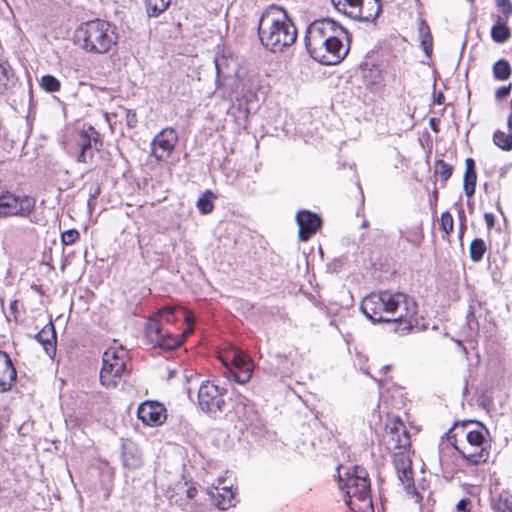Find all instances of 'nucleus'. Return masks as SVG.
I'll use <instances>...</instances> for the list:
<instances>
[{
  "instance_id": "nucleus-1",
  "label": "nucleus",
  "mask_w": 512,
  "mask_h": 512,
  "mask_svg": "<svg viewBox=\"0 0 512 512\" xmlns=\"http://www.w3.org/2000/svg\"><path fill=\"white\" fill-rule=\"evenodd\" d=\"M360 309L373 323H395V331L399 334L412 331L418 324L417 303L401 292L371 293L361 301Z\"/></svg>"
},
{
  "instance_id": "nucleus-2",
  "label": "nucleus",
  "mask_w": 512,
  "mask_h": 512,
  "mask_svg": "<svg viewBox=\"0 0 512 512\" xmlns=\"http://www.w3.org/2000/svg\"><path fill=\"white\" fill-rule=\"evenodd\" d=\"M258 36L266 49L277 53L296 41L297 29L282 7L271 5L259 19Z\"/></svg>"
},
{
  "instance_id": "nucleus-3",
  "label": "nucleus",
  "mask_w": 512,
  "mask_h": 512,
  "mask_svg": "<svg viewBox=\"0 0 512 512\" xmlns=\"http://www.w3.org/2000/svg\"><path fill=\"white\" fill-rule=\"evenodd\" d=\"M180 317L188 324L192 323V316L178 307L166 306L157 311L145 326V335L148 342L162 350H173L179 347L183 339L192 332V328L189 327L181 334H174L169 328Z\"/></svg>"
},
{
  "instance_id": "nucleus-4",
  "label": "nucleus",
  "mask_w": 512,
  "mask_h": 512,
  "mask_svg": "<svg viewBox=\"0 0 512 512\" xmlns=\"http://www.w3.org/2000/svg\"><path fill=\"white\" fill-rule=\"evenodd\" d=\"M343 467H337L338 484L341 490L345 491V502L350 512H366L371 509L370 480L365 468L353 466L346 469L345 476L341 474Z\"/></svg>"
},
{
  "instance_id": "nucleus-5",
  "label": "nucleus",
  "mask_w": 512,
  "mask_h": 512,
  "mask_svg": "<svg viewBox=\"0 0 512 512\" xmlns=\"http://www.w3.org/2000/svg\"><path fill=\"white\" fill-rule=\"evenodd\" d=\"M75 39L86 52L105 54L117 44L118 36L109 22L95 19L82 23L75 31Z\"/></svg>"
},
{
  "instance_id": "nucleus-6",
  "label": "nucleus",
  "mask_w": 512,
  "mask_h": 512,
  "mask_svg": "<svg viewBox=\"0 0 512 512\" xmlns=\"http://www.w3.org/2000/svg\"><path fill=\"white\" fill-rule=\"evenodd\" d=\"M461 428L465 439L458 441L455 434L449 437L450 443L469 463L478 465L486 462L489 456L485 447L487 429L476 421H465Z\"/></svg>"
},
{
  "instance_id": "nucleus-7",
  "label": "nucleus",
  "mask_w": 512,
  "mask_h": 512,
  "mask_svg": "<svg viewBox=\"0 0 512 512\" xmlns=\"http://www.w3.org/2000/svg\"><path fill=\"white\" fill-rule=\"evenodd\" d=\"M128 360V351L124 347L121 345L109 347L103 353L100 371L101 384L108 389L116 388L123 375L127 373Z\"/></svg>"
},
{
  "instance_id": "nucleus-8",
  "label": "nucleus",
  "mask_w": 512,
  "mask_h": 512,
  "mask_svg": "<svg viewBox=\"0 0 512 512\" xmlns=\"http://www.w3.org/2000/svg\"><path fill=\"white\" fill-rule=\"evenodd\" d=\"M336 31L345 33V29L331 19H321L311 23L305 35V47L310 56L323 58L321 53L324 41L329 40Z\"/></svg>"
},
{
  "instance_id": "nucleus-9",
  "label": "nucleus",
  "mask_w": 512,
  "mask_h": 512,
  "mask_svg": "<svg viewBox=\"0 0 512 512\" xmlns=\"http://www.w3.org/2000/svg\"><path fill=\"white\" fill-rule=\"evenodd\" d=\"M336 10L360 22H374L382 11L380 0L364 5L363 0H331Z\"/></svg>"
},
{
  "instance_id": "nucleus-10",
  "label": "nucleus",
  "mask_w": 512,
  "mask_h": 512,
  "mask_svg": "<svg viewBox=\"0 0 512 512\" xmlns=\"http://www.w3.org/2000/svg\"><path fill=\"white\" fill-rule=\"evenodd\" d=\"M226 367L225 376L238 384L247 383L253 373V365L239 349H232L220 356Z\"/></svg>"
},
{
  "instance_id": "nucleus-11",
  "label": "nucleus",
  "mask_w": 512,
  "mask_h": 512,
  "mask_svg": "<svg viewBox=\"0 0 512 512\" xmlns=\"http://www.w3.org/2000/svg\"><path fill=\"white\" fill-rule=\"evenodd\" d=\"M32 196H16L0 185V215L28 217L35 209Z\"/></svg>"
},
{
  "instance_id": "nucleus-12",
  "label": "nucleus",
  "mask_w": 512,
  "mask_h": 512,
  "mask_svg": "<svg viewBox=\"0 0 512 512\" xmlns=\"http://www.w3.org/2000/svg\"><path fill=\"white\" fill-rule=\"evenodd\" d=\"M77 145L79 153L76 158L78 163H91L94 158V150L99 152L103 146L100 133L90 124H84L78 133Z\"/></svg>"
},
{
  "instance_id": "nucleus-13",
  "label": "nucleus",
  "mask_w": 512,
  "mask_h": 512,
  "mask_svg": "<svg viewBox=\"0 0 512 512\" xmlns=\"http://www.w3.org/2000/svg\"><path fill=\"white\" fill-rule=\"evenodd\" d=\"M226 389L212 381L202 383L198 391V403L200 408L208 413L222 411L225 404L224 395Z\"/></svg>"
},
{
  "instance_id": "nucleus-14",
  "label": "nucleus",
  "mask_w": 512,
  "mask_h": 512,
  "mask_svg": "<svg viewBox=\"0 0 512 512\" xmlns=\"http://www.w3.org/2000/svg\"><path fill=\"white\" fill-rule=\"evenodd\" d=\"M178 143L176 131L167 127L162 129L151 142V155L158 161H167Z\"/></svg>"
},
{
  "instance_id": "nucleus-15",
  "label": "nucleus",
  "mask_w": 512,
  "mask_h": 512,
  "mask_svg": "<svg viewBox=\"0 0 512 512\" xmlns=\"http://www.w3.org/2000/svg\"><path fill=\"white\" fill-rule=\"evenodd\" d=\"M137 416L147 426H159L166 420V409L159 402H144L137 410Z\"/></svg>"
},
{
  "instance_id": "nucleus-16",
  "label": "nucleus",
  "mask_w": 512,
  "mask_h": 512,
  "mask_svg": "<svg viewBox=\"0 0 512 512\" xmlns=\"http://www.w3.org/2000/svg\"><path fill=\"white\" fill-rule=\"evenodd\" d=\"M296 222L299 227L298 236L301 241H307L321 227L320 216L309 210H300L296 214Z\"/></svg>"
},
{
  "instance_id": "nucleus-17",
  "label": "nucleus",
  "mask_w": 512,
  "mask_h": 512,
  "mask_svg": "<svg viewBox=\"0 0 512 512\" xmlns=\"http://www.w3.org/2000/svg\"><path fill=\"white\" fill-rule=\"evenodd\" d=\"M386 445L389 450H409L411 441L409 432L402 422L390 426L386 435Z\"/></svg>"
},
{
  "instance_id": "nucleus-18",
  "label": "nucleus",
  "mask_w": 512,
  "mask_h": 512,
  "mask_svg": "<svg viewBox=\"0 0 512 512\" xmlns=\"http://www.w3.org/2000/svg\"><path fill=\"white\" fill-rule=\"evenodd\" d=\"M17 379V371L10 356L0 350V392L9 391Z\"/></svg>"
},
{
  "instance_id": "nucleus-19",
  "label": "nucleus",
  "mask_w": 512,
  "mask_h": 512,
  "mask_svg": "<svg viewBox=\"0 0 512 512\" xmlns=\"http://www.w3.org/2000/svg\"><path fill=\"white\" fill-rule=\"evenodd\" d=\"M207 495L212 504L219 510H227L235 506V494L228 487H211Z\"/></svg>"
},
{
  "instance_id": "nucleus-20",
  "label": "nucleus",
  "mask_w": 512,
  "mask_h": 512,
  "mask_svg": "<svg viewBox=\"0 0 512 512\" xmlns=\"http://www.w3.org/2000/svg\"><path fill=\"white\" fill-rule=\"evenodd\" d=\"M344 35H347L346 30L345 33H338V31H336L335 34L331 35V38L329 39L330 48L327 53V57L324 60V65H336L345 58L349 48L345 47L340 39V37Z\"/></svg>"
},
{
  "instance_id": "nucleus-21",
  "label": "nucleus",
  "mask_w": 512,
  "mask_h": 512,
  "mask_svg": "<svg viewBox=\"0 0 512 512\" xmlns=\"http://www.w3.org/2000/svg\"><path fill=\"white\" fill-rule=\"evenodd\" d=\"M35 339L43 346L48 355L56 352V332L52 322L47 323L36 335Z\"/></svg>"
},
{
  "instance_id": "nucleus-22",
  "label": "nucleus",
  "mask_w": 512,
  "mask_h": 512,
  "mask_svg": "<svg viewBox=\"0 0 512 512\" xmlns=\"http://www.w3.org/2000/svg\"><path fill=\"white\" fill-rule=\"evenodd\" d=\"M238 417L243 423V426L247 429L251 428L252 432H256V430L260 431L263 427V423L258 412L251 404H245L243 406L242 413L238 412Z\"/></svg>"
},
{
  "instance_id": "nucleus-23",
  "label": "nucleus",
  "mask_w": 512,
  "mask_h": 512,
  "mask_svg": "<svg viewBox=\"0 0 512 512\" xmlns=\"http://www.w3.org/2000/svg\"><path fill=\"white\" fill-rule=\"evenodd\" d=\"M466 169L464 173V183L463 189L465 194L468 197H471L475 193L476 182H477V173H476V164L474 159L467 158L465 161Z\"/></svg>"
},
{
  "instance_id": "nucleus-24",
  "label": "nucleus",
  "mask_w": 512,
  "mask_h": 512,
  "mask_svg": "<svg viewBox=\"0 0 512 512\" xmlns=\"http://www.w3.org/2000/svg\"><path fill=\"white\" fill-rule=\"evenodd\" d=\"M122 461L125 467L136 469L142 465V457L133 443L122 446Z\"/></svg>"
},
{
  "instance_id": "nucleus-25",
  "label": "nucleus",
  "mask_w": 512,
  "mask_h": 512,
  "mask_svg": "<svg viewBox=\"0 0 512 512\" xmlns=\"http://www.w3.org/2000/svg\"><path fill=\"white\" fill-rule=\"evenodd\" d=\"M508 20L497 16V22L491 28V37L496 43H504L511 37L510 29L507 27Z\"/></svg>"
},
{
  "instance_id": "nucleus-26",
  "label": "nucleus",
  "mask_w": 512,
  "mask_h": 512,
  "mask_svg": "<svg viewBox=\"0 0 512 512\" xmlns=\"http://www.w3.org/2000/svg\"><path fill=\"white\" fill-rule=\"evenodd\" d=\"M13 71L7 62H0V94L6 92L14 83Z\"/></svg>"
},
{
  "instance_id": "nucleus-27",
  "label": "nucleus",
  "mask_w": 512,
  "mask_h": 512,
  "mask_svg": "<svg viewBox=\"0 0 512 512\" xmlns=\"http://www.w3.org/2000/svg\"><path fill=\"white\" fill-rule=\"evenodd\" d=\"M493 77L498 81L508 80L512 74V69L506 59L496 61L492 68Z\"/></svg>"
},
{
  "instance_id": "nucleus-28",
  "label": "nucleus",
  "mask_w": 512,
  "mask_h": 512,
  "mask_svg": "<svg viewBox=\"0 0 512 512\" xmlns=\"http://www.w3.org/2000/svg\"><path fill=\"white\" fill-rule=\"evenodd\" d=\"M149 17H157L169 6L171 0H144Z\"/></svg>"
},
{
  "instance_id": "nucleus-29",
  "label": "nucleus",
  "mask_w": 512,
  "mask_h": 512,
  "mask_svg": "<svg viewBox=\"0 0 512 512\" xmlns=\"http://www.w3.org/2000/svg\"><path fill=\"white\" fill-rule=\"evenodd\" d=\"M216 198L215 194L211 190H206L196 202V207L199 212L203 215L209 214L214 209L212 199Z\"/></svg>"
},
{
  "instance_id": "nucleus-30",
  "label": "nucleus",
  "mask_w": 512,
  "mask_h": 512,
  "mask_svg": "<svg viewBox=\"0 0 512 512\" xmlns=\"http://www.w3.org/2000/svg\"><path fill=\"white\" fill-rule=\"evenodd\" d=\"M419 35L421 38V46L427 56H430L432 52V35L430 33L429 26L425 21H421L419 25Z\"/></svg>"
},
{
  "instance_id": "nucleus-31",
  "label": "nucleus",
  "mask_w": 512,
  "mask_h": 512,
  "mask_svg": "<svg viewBox=\"0 0 512 512\" xmlns=\"http://www.w3.org/2000/svg\"><path fill=\"white\" fill-rule=\"evenodd\" d=\"M486 244L480 238L474 239L469 247L470 258L473 262H480L486 252Z\"/></svg>"
},
{
  "instance_id": "nucleus-32",
  "label": "nucleus",
  "mask_w": 512,
  "mask_h": 512,
  "mask_svg": "<svg viewBox=\"0 0 512 512\" xmlns=\"http://www.w3.org/2000/svg\"><path fill=\"white\" fill-rule=\"evenodd\" d=\"M493 142L503 151L512 150V133L506 134L501 130H496L493 134Z\"/></svg>"
},
{
  "instance_id": "nucleus-33",
  "label": "nucleus",
  "mask_w": 512,
  "mask_h": 512,
  "mask_svg": "<svg viewBox=\"0 0 512 512\" xmlns=\"http://www.w3.org/2000/svg\"><path fill=\"white\" fill-rule=\"evenodd\" d=\"M40 85L46 92L49 93L57 92L61 87L60 81L56 77L49 74L42 76Z\"/></svg>"
},
{
  "instance_id": "nucleus-34",
  "label": "nucleus",
  "mask_w": 512,
  "mask_h": 512,
  "mask_svg": "<svg viewBox=\"0 0 512 512\" xmlns=\"http://www.w3.org/2000/svg\"><path fill=\"white\" fill-rule=\"evenodd\" d=\"M435 172L438 174L442 181L445 183L452 175L453 167L446 163L444 160L439 159L435 162Z\"/></svg>"
},
{
  "instance_id": "nucleus-35",
  "label": "nucleus",
  "mask_w": 512,
  "mask_h": 512,
  "mask_svg": "<svg viewBox=\"0 0 512 512\" xmlns=\"http://www.w3.org/2000/svg\"><path fill=\"white\" fill-rule=\"evenodd\" d=\"M394 466L395 469H404V467L411 466L409 458V450L394 451Z\"/></svg>"
},
{
  "instance_id": "nucleus-36",
  "label": "nucleus",
  "mask_w": 512,
  "mask_h": 512,
  "mask_svg": "<svg viewBox=\"0 0 512 512\" xmlns=\"http://www.w3.org/2000/svg\"><path fill=\"white\" fill-rule=\"evenodd\" d=\"M440 226L441 230L447 235H449L453 231L454 220L450 212L446 211L441 214Z\"/></svg>"
},
{
  "instance_id": "nucleus-37",
  "label": "nucleus",
  "mask_w": 512,
  "mask_h": 512,
  "mask_svg": "<svg viewBox=\"0 0 512 512\" xmlns=\"http://www.w3.org/2000/svg\"><path fill=\"white\" fill-rule=\"evenodd\" d=\"M496 512H512V496L502 494L497 503Z\"/></svg>"
},
{
  "instance_id": "nucleus-38",
  "label": "nucleus",
  "mask_w": 512,
  "mask_h": 512,
  "mask_svg": "<svg viewBox=\"0 0 512 512\" xmlns=\"http://www.w3.org/2000/svg\"><path fill=\"white\" fill-rule=\"evenodd\" d=\"M396 471L398 474V478L402 482V484L405 487H410V485L412 484V467L408 466L404 467V469L399 468Z\"/></svg>"
},
{
  "instance_id": "nucleus-39",
  "label": "nucleus",
  "mask_w": 512,
  "mask_h": 512,
  "mask_svg": "<svg viewBox=\"0 0 512 512\" xmlns=\"http://www.w3.org/2000/svg\"><path fill=\"white\" fill-rule=\"evenodd\" d=\"M497 7L501 10L503 19L509 20L512 16V2L511 0H496Z\"/></svg>"
},
{
  "instance_id": "nucleus-40",
  "label": "nucleus",
  "mask_w": 512,
  "mask_h": 512,
  "mask_svg": "<svg viewBox=\"0 0 512 512\" xmlns=\"http://www.w3.org/2000/svg\"><path fill=\"white\" fill-rule=\"evenodd\" d=\"M423 497L424 496L417 491H413L411 493V498L414 500V502L419 504V509L426 510L428 512L429 510L432 509L433 504H431L430 496L427 497L426 503L422 504L421 501L423 500ZM432 502L434 503L433 500H432Z\"/></svg>"
},
{
  "instance_id": "nucleus-41",
  "label": "nucleus",
  "mask_w": 512,
  "mask_h": 512,
  "mask_svg": "<svg viewBox=\"0 0 512 512\" xmlns=\"http://www.w3.org/2000/svg\"><path fill=\"white\" fill-rule=\"evenodd\" d=\"M80 234L76 229H69L62 233L61 240L64 245H71L76 242Z\"/></svg>"
},
{
  "instance_id": "nucleus-42",
  "label": "nucleus",
  "mask_w": 512,
  "mask_h": 512,
  "mask_svg": "<svg viewBox=\"0 0 512 512\" xmlns=\"http://www.w3.org/2000/svg\"><path fill=\"white\" fill-rule=\"evenodd\" d=\"M101 192L100 185L98 183H92L89 186V198L87 204L89 207L92 206V202L96 200Z\"/></svg>"
},
{
  "instance_id": "nucleus-43",
  "label": "nucleus",
  "mask_w": 512,
  "mask_h": 512,
  "mask_svg": "<svg viewBox=\"0 0 512 512\" xmlns=\"http://www.w3.org/2000/svg\"><path fill=\"white\" fill-rule=\"evenodd\" d=\"M511 88H512L511 83L508 84L507 86L499 87L495 92V97L498 100H502V99L506 98L510 94Z\"/></svg>"
},
{
  "instance_id": "nucleus-44",
  "label": "nucleus",
  "mask_w": 512,
  "mask_h": 512,
  "mask_svg": "<svg viewBox=\"0 0 512 512\" xmlns=\"http://www.w3.org/2000/svg\"><path fill=\"white\" fill-rule=\"evenodd\" d=\"M138 123L137 115L132 110L126 112V124L129 128H134Z\"/></svg>"
},
{
  "instance_id": "nucleus-45",
  "label": "nucleus",
  "mask_w": 512,
  "mask_h": 512,
  "mask_svg": "<svg viewBox=\"0 0 512 512\" xmlns=\"http://www.w3.org/2000/svg\"><path fill=\"white\" fill-rule=\"evenodd\" d=\"M330 41L327 40V41H324V44L322 46V55H323V58L322 57H317V56H311L314 60L318 61L319 63L321 64H324V60L326 59L327 57V53L329 51V48H330Z\"/></svg>"
},
{
  "instance_id": "nucleus-46",
  "label": "nucleus",
  "mask_w": 512,
  "mask_h": 512,
  "mask_svg": "<svg viewBox=\"0 0 512 512\" xmlns=\"http://www.w3.org/2000/svg\"><path fill=\"white\" fill-rule=\"evenodd\" d=\"M484 220H485V223H486L488 229H491L494 227L495 218L492 213H489V212L485 213Z\"/></svg>"
},
{
  "instance_id": "nucleus-47",
  "label": "nucleus",
  "mask_w": 512,
  "mask_h": 512,
  "mask_svg": "<svg viewBox=\"0 0 512 512\" xmlns=\"http://www.w3.org/2000/svg\"><path fill=\"white\" fill-rule=\"evenodd\" d=\"M18 300H13L10 302L9 310L12 313V315L16 318L18 313Z\"/></svg>"
},
{
  "instance_id": "nucleus-48",
  "label": "nucleus",
  "mask_w": 512,
  "mask_h": 512,
  "mask_svg": "<svg viewBox=\"0 0 512 512\" xmlns=\"http://www.w3.org/2000/svg\"><path fill=\"white\" fill-rule=\"evenodd\" d=\"M469 501L467 499H461L457 505L456 508L458 511H464L468 505Z\"/></svg>"
},
{
  "instance_id": "nucleus-49",
  "label": "nucleus",
  "mask_w": 512,
  "mask_h": 512,
  "mask_svg": "<svg viewBox=\"0 0 512 512\" xmlns=\"http://www.w3.org/2000/svg\"><path fill=\"white\" fill-rule=\"evenodd\" d=\"M458 218H459L461 226L465 227L466 216H465V212L462 208H460L458 211Z\"/></svg>"
},
{
  "instance_id": "nucleus-50",
  "label": "nucleus",
  "mask_w": 512,
  "mask_h": 512,
  "mask_svg": "<svg viewBox=\"0 0 512 512\" xmlns=\"http://www.w3.org/2000/svg\"><path fill=\"white\" fill-rule=\"evenodd\" d=\"M197 494V489L195 487H190L186 490V495L188 499H192Z\"/></svg>"
},
{
  "instance_id": "nucleus-51",
  "label": "nucleus",
  "mask_w": 512,
  "mask_h": 512,
  "mask_svg": "<svg viewBox=\"0 0 512 512\" xmlns=\"http://www.w3.org/2000/svg\"><path fill=\"white\" fill-rule=\"evenodd\" d=\"M444 99H445V97H444L443 93L439 92L437 94V96L435 97V102L437 104H442L444 102Z\"/></svg>"
},
{
  "instance_id": "nucleus-52",
  "label": "nucleus",
  "mask_w": 512,
  "mask_h": 512,
  "mask_svg": "<svg viewBox=\"0 0 512 512\" xmlns=\"http://www.w3.org/2000/svg\"><path fill=\"white\" fill-rule=\"evenodd\" d=\"M430 126H431L433 131H435V132L438 131V126L436 124V119L435 118H431L430 119Z\"/></svg>"
},
{
  "instance_id": "nucleus-53",
  "label": "nucleus",
  "mask_w": 512,
  "mask_h": 512,
  "mask_svg": "<svg viewBox=\"0 0 512 512\" xmlns=\"http://www.w3.org/2000/svg\"><path fill=\"white\" fill-rule=\"evenodd\" d=\"M507 126H508V130L510 133H512V112L511 114L508 116V119H507Z\"/></svg>"
},
{
  "instance_id": "nucleus-54",
  "label": "nucleus",
  "mask_w": 512,
  "mask_h": 512,
  "mask_svg": "<svg viewBox=\"0 0 512 512\" xmlns=\"http://www.w3.org/2000/svg\"><path fill=\"white\" fill-rule=\"evenodd\" d=\"M215 68L217 71V75L219 76L220 75V65H219L218 59H215Z\"/></svg>"
},
{
  "instance_id": "nucleus-55",
  "label": "nucleus",
  "mask_w": 512,
  "mask_h": 512,
  "mask_svg": "<svg viewBox=\"0 0 512 512\" xmlns=\"http://www.w3.org/2000/svg\"><path fill=\"white\" fill-rule=\"evenodd\" d=\"M465 229H466V226H465V227H463V226H461V225H460V233H459L460 238H462V237H463V234H464V230H465Z\"/></svg>"
},
{
  "instance_id": "nucleus-56",
  "label": "nucleus",
  "mask_w": 512,
  "mask_h": 512,
  "mask_svg": "<svg viewBox=\"0 0 512 512\" xmlns=\"http://www.w3.org/2000/svg\"><path fill=\"white\" fill-rule=\"evenodd\" d=\"M369 226V222L367 220H363L362 224H361V227L362 228H367Z\"/></svg>"
},
{
  "instance_id": "nucleus-57",
  "label": "nucleus",
  "mask_w": 512,
  "mask_h": 512,
  "mask_svg": "<svg viewBox=\"0 0 512 512\" xmlns=\"http://www.w3.org/2000/svg\"><path fill=\"white\" fill-rule=\"evenodd\" d=\"M389 368H390V366L386 365V366H383V368H382V369H383L384 371H387V370H389Z\"/></svg>"
},
{
  "instance_id": "nucleus-58",
  "label": "nucleus",
  "mask_w": 512,
  "mask_h": 512,
  "mask_svg": "<svg viewBox=\"0 0 512 512\" xmlns=\"http://www.w3.org/2000/svg\"><path fill=\"white\" fill-rule=\"evenodd\" d=\"M468 205H469L470 211L472 212V210H473V205H472L471 203H468Z\"/></svg>"
},
{
  "instance_id": "nucleus-59",
  "label": "nucleus",
  "mask_w": 512,
  "mask_h": 512,
  "mask_svg": "<svg viewBox=\"0 0 512 512\" xmlns=\"http://www.w3.org/2000/svg\"><path fill=\"white\" fill-rule=\"evenodd\" d=\"M511 111H512V99H511Z\"/></svg>"
}]
</instances>
